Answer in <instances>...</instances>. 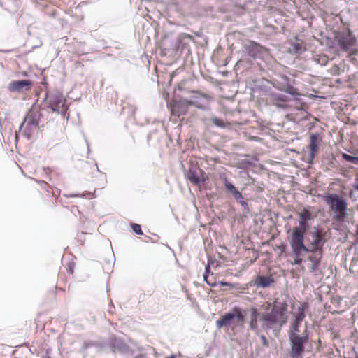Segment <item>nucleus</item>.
I'll return each mask as SVG.
<instances>
[{"label": "nucleus", "instance_id": "nucleus-3", "mask_svg": "<svg viewBox=\"0 0 358 358\" xmlns=\"http://www.w3.org/2000/svg\"><path fill=\"white\" fill-rule=\"evenodd\" d=\"M324 201L329 206L334 213V218L338 221H343L347 215L348 203L341 196L331 194L324 196Z\"/></svg>", "mask_w": 358, "mask_h": 358}, {"label": "nucleus", "instance_id": "nucleus-15", "mask_svg": "<svg viewBox=\"0 0 358 358\" xmlns=\"http://www.w3.org/2000/svg\"><path fill=\"white\" fill-rule=\"evenodd\" d=\"M310 252L308 257V259L311 262V271H315L320 264L323 255V250H308Z\"/></svg>", "mask_w": 358, "mask_h": 358}, {"label": "nucleus", "instance_id": "nucleus-25", "mask_svg": "<svg viewBox=\"0 0 358 358\" xmlns=\"http://www.w3.org/2000/svg\"><path fill=\"white\" fill-rule=\"evenodd\" d=\"M357 52L358 50H354L353 51L348 53V57L350 58V61L356 65L358 64V61L357 58L355 57V55H356Z\"/></svg>", "mask_w": 358, "mask_h": 358}, {"label": "nucleus", "instance_id": "nucleus-5", "mask_svg": "<svg viewBox=\"0 0 358 358\" xmlns=\"http://www.w3.org/2000/svg\"><path fill=\"white\" fill-rule=\"evenodd\" d=\"M41 117L40 109L37 107L31 108L20 124V130L22 131L27 137H30L34 131L38 128Z\"/></svg>", "mask_w": 358, "mask_h": 358}, {"label": "nucleus", "instance_id": "nucleus-29", "mask_svg": "<svg viewBox=\"0 0 358 358\" xmlns=\"http://www.w3.org/2000/svg\"><path fill=\"white\" fill-rule=\"evenodd\" d=\"M294 255L295 257H294V262H292V264L300 265L303 262V259L301 257L303 253L301 255H296V254H294Z\"/></svg>", "mask_w": 358, "mask_h": 358}, {"label": "nucleus", "instance_id": "nucleus-7", "mask_svg": "<svg viewBox=\"0 0 358 358\" xmlns=\"http://www.w3.org/2000/svg\"><path fill=\"white\" fill-rule=\"evenodd\" d=\"M307 229L300 227H295L292 229L290 238V245L294 254L301 255L303 252L308 251L303 243L304 235Z\"/></svg>", "mask_w": 358, "mask_h": 358}, {"label": "nucleus", "instance_id": "nucleus-2", "mask_svg": "<svg viewBox=\"0 0 358 358\" xmlns=\"http://www.w3.org/2000/svg\"><path fill=\"white\" fill-rule=\"evenodd\" d=\"M35 181L38 183L36 188V194L34 196L37 203L49 209L55 207L57 204V199L60 194V191L45 181L37 180H35Z\"/></svg>", "mask_w": 358, "mask_h": 358}, {"label": "nucleus", "instance_id": "nucleus-38", "mask_svg": "<svg viewBox=\"0 0 358 358\" xmlns=\"http://www.w3.org/2000/svg\"><path fill=\"white\" fill-rule=\"evenodd\" d=\"M355 187L358 190V185H355Z\"/></svg>", "mask_w": 358, "mask_h": 358}, {"label": "nucleus", "instance_id": "nucleus-9", "mask_svg": "<svg viewBox=\"0 0 358 358\" xmlns=\"http://www.w3.org/2000/svg\"><path fill=\"white\" fill-rule=\"evenodd\" d=\"M245 318L244 313L238 307L232 309L231 313H226L222 317L216 321V326L221 329L223 327H228L236 319L238 322H243Z\"/></svg>", "mask_w": 358, "mask_h": 358}, {"label": "nucleus", "instance_id": "nucleus-24", "mask_svg": "<svg viewBox=\"0 0 358 358\" xmlns=\"http://www.w3.org/2000/svg\"><path fill=\"white\" fill-rule=\"evenodd\" d=\"M329 72L331 76H338L340 74V67L334 64L329 69Z\"/></svg>", "mask_w": 358, "mask_h": 358}, {"label": "nucleus", "instance_id": "nucleus-27", "mask_svg": "<svg viewBox=\"0 0 358 358\" xmlns=\"http://www.w3.org/2000/svg\"><path fill=\"white\" fill-rule=\"evenodd\" d=\"M131 228L133 229V231L136 233L138 235H142L143 234V231L141 229V227L140 224H131Z\"/></svg>", "mask_w": 358, "mask_h": 358}, {"label": "nucleus", "instance_id": "nucleus-19", "mask_svg": "<svg viewBox=\"0 0 358 358\" xmlns=\"http://www.w3.org/2000/svg\"><path fill=\"white\" fill-rule=\"evenodd\" d=\"M234 199L243 206H247V203L243 200L242 194L237 189L232 192Z\"/></svg>", "mask_w": 358, "mask_h": 358}, {"label": "nucleus", "instance_id": "nucleus-37", "mask_svg": "<svg viewBox=\"0 0 358 358\" xmlns=\"http://www.w3.org/2000/svg\"><path fill=\"white\" fill-rule=\"evenodd\" d=\"M166 358H175V356L174 355H171V356H169V357H167Z\"/></svg>", "mask_w": 358, "mask_h": 358}, {"label": "nucleus", "instance_id": "nucleus-6", "mask_svg": "<svg viewBox=\"0 0 358 358\" xmlns=\"http://www.w3.org/2000/svg\"><path fill=\"white\" fill-rule=\"evenodd\" d=\"M326 235L327 231L324 228L314 227L307 238L308 250H323L327 241Z\"/></svg>", "mask_w": 358, "mask_h": 358}, {"label": "nucleus", "instance_id": "nucleus-34", "mask_svg": "<svg viewBox=\"0 0 358 358\" xmlns=\"http://www.w3.org/2000/svg\"><path fill=\"white\" fill-rule=\"evenodd\" d=\"M69 272L71 273V274H73V266H69Z\"/></svg>", "mask_w": 358, "mask_h": 358}, {"label": "nucleus", "instance_id": "nucleus-18", "mask_svg": "<svg viewBox=\"0 0 358 358\" xmlns=\"http://www.w3.org/2000/svg\"><path fill=\"white\" fill-rule=\"evenodd\" d=\"M305 317V304L299 306L294 313V320L302 322Z\"/></svg>", "mask_w": 358, "mask_h": 358}, {"label": "nucleus", "instance_id": "nucleus-16", "mask_svg": "<svg viewBox=\"0 0 358 358\" xmlns=\"http://www.w3.org/2000/svg\"><path fill=\"white\" fill-rule=\"evenodd\" d=\"M274 282L271 276H258L255 280V285L258 287H268Z\"/></svg>", "mask_w": 358, "mask_h": 358}, {"label": "nucleus", "instance_id": "nucleus-23", "mask_svg": "<svg viewBox=\"0 0 358 358\" xmlns=\"http://www.w3.org/2000/svg\"><path fill=\"white\" fill-rule=\"evenodd\" d=\"M343 158L350 162L354 163V164H358V157H354L349 155L348 154L343 153L342 155Z\"/></svg>", "mask_w": 358, "mask_h": 358}, {"label": "nucleus", "instance_id": "nucleus-13", "mask_svg": "<svg viewBox=\"0 0 358 358\" xmlns=\"http://www.w3.org/2000/svg\"><path fill=\"white\" fill-rule=\"evenodd\" d=\"M32 85V82L29 80H15L9 84L8 90L11 92L28 91L31 88Z\"/></svg>", "mask_w": 358, "mask_h": 358}, {"label": "nucleus", "instance_id": "nucleus-21", "mask_svg": "<svg viewBox=\"0 0 358 358\" xmlns=\"http://www.w3.org/2000/svg\"><path fill=\"white\" fill-rule=\"evenodd\" d=\"M315 60L320 65H326L329 61V58L325 55H318L316 56Z\"/></svg>", "mask_w": 358, "mask_h": 358}, {"label": "nucleus", "instance_id": "nucleus-32", "mask_svg": "<svg viewBox=\"0 0 358 358\" xmlns=\"http://www.w3.org/2000/svg\"><path fill=\"white\" fill-rule=\"evenodd\" d=\"M260 338H261V340H262V345H263L264 346H265V347H268V341H267V339H266V336H264V335H262V336H260Z\"/></svg>", "mask_w": 358, "mask_h": 358}, {"label": "nucleus", "instance_id": "nucleus-22", "mask_svg": "<svg viewBox=\"0 0 358 358\" xmlns=\"http://www.w3.org/2000/svg\"><path fill=\"white\" fill-rule=\"evenodd\" d=\"M301 322L298 320H294L293 324L291 327V332L290 334H296L299 332V326L301 325Z\"/></svg>", "mask_w": 358, "mask_h": 358}, {"label": "nucleus", "instance_id": "nucleus-10", "mask_svg": "<svg viewBox=\"0 0 358 358\" xmlns=\"http://www.w3.org/2000/svg\"><path fill=\"white\" fill-rule=\"evenodd\" d=\"M49 105L53 111L64 113L67 110L66 99L62 94H57L50 96Z\"/></svg>", "mask_w": 358, "mask_h": 358}, {"label": "nucleus", "instance_id": "nucleus-11", "mask_svg": "<svg viewBox=\"0 0 358 358\" xmlns=\"http://www.w3.org/2000/svg\"><path fill=\"white\" fill-rule=\"evenodd\" d=\"M356 38L350 33L343 34L338 38V44L341 48L348 52L357 50L355 48Z\"/></svg>", "mask_w": 358, "mask_h": 358}, {"label": "nucleus", "instance_id": "nucleus-31", "mask_svg": "<svg viewBox=\"0 0 358 358\" xmlns=\"http://www.w3.org/2000/svg\"><path fill=\"white\" fill-rule=\"evenodd\" d=\"M275 99L277 101L286 102L287 101V99L283 95H278L275 96Z\"/></svg>", "mask_w": 358, "mask_h": 358}, {"label": "nucleus", "instance_id": "nucleus-4", "mask_svg": "<svg viewBox=\"0 0 358 358\" xmlns=\"http://www.w3.org/2000/svg\"><path fill=\"white\" fill-rule=\"evenodd\" d=\"M195 106L199 108H203V106L201 104L199 101V97H194L192 100L189 101L185 99L179 100H171L168 104L170 108L171 115L180 117L182 115H185L189 108V106Z\"/></svg>", "mask_w": 358, "mask_h": 358}, {"label": "nucleus", "instance_id": "nucleus-17", "mask_svg": "<svg viewBox=\"0 0 358 358\" xmlns=\"http://www.w3.org/2000/svg\"><path fill=\"white\" fill-rule=\"evenodd\" d=\"M187 178L194 185H199L201 182L200 177L194 169L189 170Z\"/></svg>", "mask_w": 358, "mask_h": 358}, {"label": "nucleus", "instance_id": "nucleus-26", "mask_svg": "<svg viewBox=\"0 0 358 358\" xmlns=\"http://www.w3.org/2000/svg\"><path fill=\"white\" fill-rule=\"evenodd\" d=\"M211 122L215 126L220 127H224V122L222 120H220V119H219L217 117H212L211 118Z\"/></svg>", "mask_w": 358, "mask_h": 358}, {"label": "nucleus", "instance_id": "nucleus-8", "mask_svg": "<svg viewBox=\"0 0 358 358\" xmlns=\"http://www.w3.org/2000/svg\"><path fill=\"white\" fill-rule=\"evenodd\" d=\"M291 351L289 355L292 358H301L305 350L304 345L308 341V335L304 334L299 336L295 333L289 334Z\"/></svg>", "mask_w": 358, "mask_h": 358}, {"label": "nucleus", "instance_id": "nucleus-14", "mask_svg": "<svg viewBox=\"0 0 358 358\" xmlns=\"http://www.w3.org/2000/svg\"><path fill=\"white\" fill-rule=\"evenodd\" d=\"M299 218V227L308 229L309 227L308 222L313 220V212L309 208H304L302 210L298 213Z\"/></svg>", "mask_w": 358, "mask_h": 358}, {"label": "nucleus", "instance_id": "nucleus-33", "mask_svg": "<svg viewBox=\"0 0 358 358\" xmlns=\"http://www.w3.org/2000/svg\"><path fill=\"white\" fill-rule=\"evenodd\" d=\"M66 197H77L79 196V194H65Z\"/></svg>", "mask_w": 358, "mask_h": 358}, {"label": "nucleus", "instance_id": "nucleus-1", "mask_svg": "<svg viewBox=\"0 0 358 358\" xmlns=\"http://www.w3.org/2000/svg\"><path fill=\"white\" fill-rule=\"evenodd\" d=\"M287 308L288 306L286 303L276 304L266 302L262 306L264 310L262 314L257 308H251L250 328L252 331H257L259 329V319L264 329H270L275 324L282 327L287 322Z\"/></svg>", "mask_w": 358, "mask_h": 358}, {"label": "nucleus", "instance_id": "nucleus-20", "mask_svg": "<svg viewBox=\"0 0 358 358\" xmlns=\"http://www.w3.org/2000/svg\"><path fill=\"white\" fill-rule=\"evenodd\" d=\"M222 180L224 181V184L226 189L228 190L229 192H230L231 194L233 192H234L236 189V188L234 187V185L232 183L229 182L227 178L225 176L222 178Z\"/></svg>", "mask_w": 358, "mask_h": 358}, {"label": "nucleus", "instance_id": "nucleus-35", "mask_svg": "<svg viewBox=\"0 0 358 358\" xmlns=\"http://www.w3.org/2000/svg\"><path fill=\"white\" fill-rule=\"evenodd\" d=\"M201 95V97L203 98H205L206 99H209V96H207V95H205V94H199Z\"/></svg>", "mask_w": 358, "mask_h": 358}, {"label": "nucleus", "instance_id": "nucleus-28", "mask_svg": "<svg viewBox=\"0 0 358 358\" xmlns=\"http://www.w3.org/2000/svg\"><path fill=\"white\" fill-rule=\"evenodd\" d=\"M285 91L289 94H292L293 96H295V95H299V93L297 92L296 90L292 87V86H288L286 87V89L285 90Z\"/></svg>", "mask_w": 358, "mask_h": 358}, {"label": "nucleus", "instance_id": "nucleus-36", "mask_svg": "<svg viewBox=\"0 0 358 358\" xmlns=\"http://www.w3.org/2000/svg\"><path fill=\"white\" fill-rule=\"evenodd\" d=\"M221 285H228V283L222 282Z\"/></svg>", "mask_w": 358, "mask_h": 358}, {"label": "nucleus", "instance_id": "nucleus-12", "mask_svg": "<svg viewBox=\"0 0 358 358\" xmlns=\"http://www.w3.org/2000/svg\"><path fill=\"white\" fill-rule=\"evenodd\" d=\"M322 141V138L319 134H313L310 136V142L308 144L309 149V160L312 162L315 155L317 154L319 151V146Z\"/></svg>", "mask_w": 358, "mask_h": 358}, {"label": "nucleus", "instance_id": "nucleus-30", "mask_svg": "<svg viewBox=\"0 0 358 358\" xmlns=\"http://www.w3.org/2000/svg\"><path fill=\"white\" fill-rule=\"evenodd\" d=\"M210 271V266L208 265L206 266V272L203 275V278H204V280L208 284L210 285V286L212 287H214L215 285V283H210L208 280V272Z\"/></svg>", "mask_w": 358, "mask_h": 358}]
</instances>
